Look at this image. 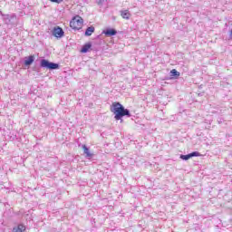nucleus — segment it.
<instances>
[{
  "label": "nucleus",
  "instance_id": "1",
  "mask_svg": "<svg viewBox=\"0 0 232 232\" xmlns=\"http://www.w3.org/2000/svg\"><path fill=\"white\" fill-rule=\"evenodd\" d=\"M111 111L114 113V119L116 121H121L122 117H131L130 110L125 109L121 102H113L111 107Z\"/></svg>",
  "mask_w": 232,
  "mask_h": 232
},
{
  "label": "nucleus",
  "instance_id": "2",
  "mask_svg": "<svg viewBox=\"0 0 232 232\" xmlns=\"http://www.w3.org/2000/svg\"><path fill=\"white\" fill-rule=\"evenodd\" d=\"M83 23L84 20L82 19V17L76 15L70 22V26L71 28H72V30H81V28H82Z\"/></svg>",
  "mask_w": 232,
  "mask_h": 232
},
{
  "label": "nucleus",
  "instance_id": "3",
  "mask_svg": "<svg viewBox=\"0 0 232 232\" xmlns=\"http://www.w3.org/2000/svg\"><path fill=\"white\" fill-rule=\"evenodd\" d=\"M40 67L45 68L46 70H59V64L50 62L46 59H42L40 62Z\"/></svg>",
  "mask_w": 232,
  "mask_h": 232
},
{
  "label": "nucleus",
  "instance_id": "4",
  "mask_svg": "<svg viewBox=\"0 0 232 232\" xmlns=\"http://www.w3.org/2000/svg\"><path fill=\"white\" fill-rule=\"evenodd\" d=\"M53 35L54 37L61 38V37H63V35H64V31L63 30V28H61L59 26L54 27L53 30Z\"/></svg>",
  "mask_w": 232,
  "mask_h": 232
},
{
  "label": "nucleus",
  "instance_id": "5",
  "mask_svg": "<svg viewBox=\"0 0 232 232\" xmlns=\"http://www.w3.org/2000/svg\"><path fill=\"white\" fill-rule=\"evenodd\" d=\"M17 17L15 15H9L6 14L4 18V21L5 23V24H14V23H15Z\"/></svg>",
  "mask_w": 232,
  "mask_h": 232
},
{
  "label": "nucleus",
  "instance_id": "6",
  "mask_svg": "<svg viewBox=\"0 0 232 232\" xmlns=\"http://www.w3.org/2000/svg\"><path fill=\"white\" fill-rule=\"evenodd\" d=\"M106 37H113V35H117V30L115 29H106L102 32Z\"/></svg>",
  "mask_w": 232,
  "mask_h": 232
},
{
  "label": "nucleus",
  "instance_id": "7",
  "mask_svg": "<svg viewBox=\"0 0 232 232\" xmlns=\"http://www.w3.org/2000/svg\"><path fill=\"white\" fill-rule=\"evenodd\" d=\"M35 61V56L30 55L29 57L24 58V65L25 66H32L34 62Z\"/></svg>",
  "mask_w": 232,
  "mask_h": 232
},
{
  "label": "nucleus",
  "instance_id": "8",
  "mask_svg": "<svg viewBox=\"0 0 232 232\" xmlns=\"http://www.w3.org/2000/svg\"><path fill=\"white\" fill-rule=\"evenodd\" d=\"M82 148L83 150V153L87 159H92L93 157V153L90 152V149L86 147V145H82Z\"/></svg>",
  "mask_w": 232,
  "mask_h": 232
},
{
  "label": "nucleus",
  "instance_id": "9",
  "mask_svg": "<svg viewBox=\"0 0 232 232\" xmlns=\"http://www.w3.org/2000/svg\"><path fill=\"white\" fill-rule=\"evenodd\" d=\"M26 231V227L23 224L18 225L13 228V232H24Z\"/></svg>",
  "mask_w": 232,
  "mask_h": 232
},
{
  "label": "nucleus",
  "instance_id": "10",
  "mask_svg": "<svg viewBox=\"0 0 232 232\" xmlns=\"http://www.w3.org/2000/svg\"><path fill=\"white\" fill-rule=\"evenodd\" d=\"M121 15L122 19H130V17H131V14L129 10L121 11Z\"/></svg>",
  "mask_w": 232,
  "mask_h": 232
},
{
  "label": "nucleus",
  "instance_id": "11",
  "mask_svg": "<svg viewBox=\"0 0 232 232\" xmlns=\"http://www.w3.org/2000/svg\"><path fill=\"white\" fill-rule=\"evenodd\" d=\"M90 48H92V44H86L82 46V48L81 49V53H87V52L90 50Z\"/></svg>",
  "mask_w": 232,
  "mask_h": 232
},
{
  "label": "nucleus",
  "instance_id": "12",
  "mask_svg": "<svg viewBox=\"0 0 232 232\" xmlns=\"http://www.w3.org/2000/svg\"><path fill=\"white\" fill-rule=\"evenodd\" d=\"M93 32H95V27L93 26H89L86 31H85V35L87 37H90V35H92V34H93Z\"/></svg>",
  "mask_w": 232,
  "mask_h": 232
},
{
  "label": "nucleus",
  "instance_id": "13",
  "mask_svg": "<svg viewBox=\"0 0 232 232\" xmlns=\"http://www.w3.org/2000/svg\"><path fill=\"white\" fill-rule=\"evenodd\" d=\"M180 76V72H178L176 69H172L170 71V77H179Z\"/></svg>",
  "mask_w": 232,
  "mask_h": 232
},
{
  "label": "nucleus",
  "instance_id": "14",
  "mask_svg": "<svg viewBox=\"0 0 232 232\" xmlns=\"http://www.w3.org/2000/svg\"><path fill=\"white\" fill-rule=\"evenodd\" d=\"M179 159H181L182 160H189V159H191V156H190V154H187V155L181 154L179 156Z\"/></svg>",
  "mask_w": 232,
  "mask_h": 232
},
{
  "label": "nucleus",
  "instance_id": "15",
  "mask_svg": "<svg viewBox=\"0 0 232 232\" xmlns=\"http://www.w3.org/2000/svg\"><path fill=\"white\" fill-rule=\"evenodd\" d=\"M190 155V159H192V157H200V153L198 151H194L192 153H189Z\"/></svg>",
  "mask_w": 232,
  "mask_h": 232
},
{
  "label": "nucleus",
  "instance_id": "16",
  "mask_svg": "<svg viewBox=\"0 0 232 232\" xmlns=\"http://www.w3.org/2000/svg\"><path fill=\"white\" fill-rule=\"evenodd\" d=\"M97 5H99L100 6H102V5H104V0H96Z\"/></svg>",
  "mask_w": 232,
  "mask_h": 232
},
{
  "label": "nucleus",
  "instance_id": "17",
  "mask_svg": "<svg viewBox=\"0 0 232 232\" xmlns=\"http://www.w3.org/2000/svg\"><path fill=\"white\" fill-rule=\"evenodd\" d=\"M51 3H63V0H50Z\"/></svg>",
  "mask_w": 232,
  "mask_h": 232
}]
</instances>
